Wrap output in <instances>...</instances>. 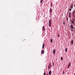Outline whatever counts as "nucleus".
Masks as SVG:
<instances>
[{
	"label": "nucleus",
	"instance_id": "nucleus-29",
	"mask_svg": "<svg viewBox=\"0 0 75 75\" xmlns=\"http://www.w3.org/2000/svg\"><path fill=\"white\" fill-rule=\"evenodd\" d=\"M47 75H49V74H47Z\"/></svg>",
	"mask_w": 75,
	"mask_h": 75
},
{
	"label": "nucleus",
	"instance_id": "nucleus-1",
	"mask_svg": "<svg viewBox=\"0 0 75 75\" xmlns=\"http://www.w3.org/2000/svg\"><path fill=\"white\" fill-rule=\"evenodd\" d=\"M49 26L50 27H51V20H49Z\"/></svg>",
	"mask_w": 75,
	"mask_h": 75
},
{
	"label": "nucleus",
	"instance_id": "nucleus-8",
	"mask_svg": "<svg viewBox=\"0 0 75 75\" xmlns=\"http://www.w3.org/2000/svg\"><path fill=\"white\" fill-rule=\"evenodd\" d=\"M45 46V44H43L42 45V49H43L44 48V47Z\"/></svg>",
	"mask_w": 75,
	"mask_h": 75
},
{
	"label": "nucleus",
	"instance_id": "nucleus-13",
	"mask_svg": "<svg viewBox=\"0 0 75 75\" xmlns=\"http://www.w3.org/2000/svg\"><path fill=\"white\" fill-rule=\"evenodd\" d=\"M74 42V41H73V40H72L71 42V44H73V42Z\"/></svg>",
	"mask_w": 75,
	"mask_h": 75
},
{
	"label": "nucleus",
	"instance_id": "nucleus-15",
	"mask_svg": "<svg viewBox=\"0 0 75 75\" xmlns=\"http://www.w3.org/2000/svg\"><path fill=\"white\" fill-rule=\"evenodd\" d=\"M50 41H51V42L52 43V39H50Z\"/></svg>",
	"mask_w": 75,
	"mask_h": 75
},
{
	"label": "nucleus",
	"instance_id": "nucleus-23",
	"mask_svg": "<svg viewBox=\"0 0 75 75\" xmlns=\"http://www.w3.org/2000/svg\"><path fill=\"white\" fill-rule=\"evenodd\" d=\"M73 20H74V21H75V19L73 18Z\"/></svg>",
	"mask_w": 75,
	"mask_h": 75
},
{
	"label": "nucleus",
	"instance_id": "nucleus-4",
	"mask_svg": "<svg viewBox=\"0 0 75 75\" xmlns=\"http://www.w3.org/2000/svg\"><path fill=\"white\" fill-rule=\"evenodd\" d=\"M41 52L42 54H44V50H42L41 51Z\"/></svg>",
	"mask_w": 75,
	"mask_h": 75
},
{
	"label": "nucleus",
	"instance_id": "nucleus-6",
	"mask_svg": "<svg viewBox=\"0 0 75 75\" xmlns=\"http://www.w3.org/2000/svg\"><path fill=\"white\" fill-rule=\"evenodd\" d=\"M71 24H75V22H74L73 21H71Z\"/></svg>",
	"mask_w": 75,
	"mask_h": 75
},
{
	"label": "nucleus",
	"instance_id": "nucleus-2",
	"mask_svg": "<svg viewBox=\"0 0 75 75\" xmlns=\"http://www.w3.org/2000/svg\"><path fill=\"white\" fill-rule=\"evenodd\" d=\"M71 12H70L69 13V18H71Z\"/></svg>",
	"mask_w": 75,
	"mask_h": 75
},
{
	"label": "nucleus",
	"instance_id": "nucleus-10",
	"mask_svg": "<svg viewBox=\"0 0 75 75\" xmlns=\"http://www.w3.org/2000/svg\"><path fill=\"white\" fill-rule=\"evenodd\" d=\"M52 9H51V8L50 9V13H52Z\"/></svg>",
	"mask_w": 75,
	"mask_h": 75
},
{
	"label": "nucleus",
	"instance_id": "nucleus-19",
	"mask_svg": "<svg viewBox=\"0 0 75 75\" xmlns=\"http://www.w3.org/2000/svg\"><path fill=\"white\" fill-rule=\"evenodd\" d=\"M71 10H72V9L71 8H70V9H69V11H71Z\"/></svg>",
	"mask_w": 75,
	"mask_h": 75
},
{
	"label": "nucleus",
	"instance_id": "nucleus-18",
	"mask_svg": "<svg viewBox=\"0 0 75 75\" xmlns=\"http://www.w3.org/2000/svg\"><path fill=\"white\" fill-rule=\"evenodd\" d=\"M61 59L62 60H63V57H62L61 58Z\"/></svg>",
	"mask_w": 75,
	"mask_h": 75
},
{
	"label": "nucleus",
	"instance_id": "nucleus-12",
	"mask_svg": "<svg viewBox=\"0 0 75 75\" xmlns=\"http://www.w3.org/2000/svg\"><path fill=\"white\" fill-rule=\"evenodd\" d=\"M42 28H43V31H45V27H44V26H43L42 27Z\"/></svg>",
	"mask_w": 75,
	"mask_h": 75
},
{
	"label": "nucleus",
	"instance_id": "nucleus-3",
	"mask_svg": "<svg viewBox=\"0 0 75 75\" xmlns=\"http://www.w3.org/2000/svg\"><path fill=\"white\" fill-rule=\"evenodd\" d=\"M70 28H71V29H73L74 27V26L73 25H70Z\"/></svg>",
	"mask_w": 75,
	"mask_h": 75
},
{
	"label": "nucleus",
	"instance_id": "nucleus-28",
	"mask_svg": "<svg viewBox=\"0 0 75 75\" xmlns=\"http://www.w3.org/2000/svg\"><path fill=\"white\" fill-rule=\"evenodd\" d=\"M63 24H65V22H63Z\"/></svg>",
	"mask_w": 75,
	"mask_h": 75
},
{
	"label": "nucleus",
	"instance_id": "nucleus-30",
	"mask_svg": "<svg viewBox=\"0 0 75 75\" xmlns=\"http://www.w3.org/2000/svg\"><path fill=\"white\" fill-rule=\"evenodd\" d=\"M75 31V27L74 28V31Z\"/></svg>",
	"mask_w": 75,
	"mask_h": 75
},
{
	"label": "nucleus",
	"instance_id": "nucleus-17",
	"mask_svg": "<svg viewBox=\"0 0 75 75\" xmlns=\"http://www.w3.org/2000/svg\"><path fill=\"white\" fill-rule=\"evenodd\" d=\"M70 65H71V62H70L68 66H70Z\"/></svg>",
	"mask_w": 75,
	"mask_h": 75
},
{
	"label": "nucleus",
	"instance_id": "nucleus-7",
	"mask_svg": "<svg viewBox=\"0 0 75 75\" xmlns=\"http://www.w3.org/2000/svg\"><path fill=\"white\" fill-rule=\"evenodd\" d=\"M52 72H51V71H50L49 72V74L50 75H51V74H52Z\"/></svg>",
	"mask_w": 75,
	"mask_h": 75
},
{
	"label": "nucleus",
	"instance_id": "nucleus-24",
	"mask_svg": "<svg viewBox=\"0 0 75 75\" xmlns=\"http://www.w3.org/2000/svg\"><path fill=\"white\" fill-rule=\"evenodd\" d=\"M67 21H68V18H67Z\"/></svg>",
	"mask_w": 75,
	"mask_h": 75
},
{
	"label": "nucleus",
	"instance_id": "nucleus-33",
	"mask_svg": "<svg viewBox=\"0 0 75 75\" xmlns=\"http://www.w3.org/2000/svg\"><path fill=\"white\" fill-rule=\"evenodd\" d=\"M74 7H75V5H74Z\"/></svg>",
	"mask_w": 75,
	"mask_h": 75
},
{
	"label": "nucleus",
	"instance_id": "nucleus-11",
	"mask_svg": "<svg viewBox=\"0 0 75 75\" xmlns=\"http://www.w3.org/2000/svg\"><path fill=\"white\" fill-rule=\"evenodd\" d=\"M75 13V10L73 11L72 13V14H74V13Z\"/></svg>",
	"mask_w": 75,
	"mask_h": 75
},
{
	"label": "nucleus",
	"instance_id": "nucleus-14",
	"mask_svg": "<svg viewBox=\"0 0 75 75\" xmlns=\"http://www.w3.org/2000/svg\"><path fill=\"white\" fill-rule=\"evenodd\" d=\"M43 1V0H40V3H42Z\"/></svg>",
	"mask_w": 75,
	"mask_h": 75
},
{
	"label": "nucleus",
	"instance_id": "nucleus-25",
	"mask_svg": "<svg viewBox=\"0 0 75 75\" xmlns=\"http://www.w3.org/2000/svg\"><path fill=\"white\" fill-rule=\"evenodd\" d=\"M44 75H45V73H44L43 74Z\"/></svg>",
	"mask_w": 75,
	"mask_h": 75
},
{
	"label": "nucleus",
	"instance_id": "nucleus-31",
	"mask_svg": "<svg viewBox=\"0 0 75 75\" xmlns=\"http://www.w3.org/2000/svg\"><path fill=\"white\" fill-rule=\"evenodd\" d=\"M74 17L75 18V16H74Z\"/></svg>",
	"mask_w": 75,
	"mask_h": 75
},
{
	"label": "nucleus",
	"instance_id": "nucleus-21",
	"mask_svg": "<svg viewBox=\"0 0 75 75\" xmlns=\"http://www.w3.org/2000/svg\"><path fill=\"white\" fill-rule=\"evenodd\" d=\"M70 7L71 8H73V6H71Z\"/></svg>",
	"mask_w": 75,
	"mask_h": 75
},
{
	"label": "nucleus",
	"instance_id": "nucleus-32",
	"mask_svg": "<svg viewBox=\"0 0 75 75\" xmlns=\"http://www.w3.org/2000/svg\"><path fill=\"white\" fill-rule=\"evenodd\" d=\"M73 4H72L71 6H73Z\"/></svg>",
	"mask_w": 75,
	"mask_h": 75
},
{
	"label": "nucleus",
	"instance_id": "nucleus-20",
	"mask_svg": "<svg viewBox=\"0 0 75 75\" xmlns=\"http://www.w3.org/2000/svg\"><path fill=\"white\" fill-rule=\"evenodd\" d=\"M58 37L59 38V37H60V35H59L58 34Z\"/></svg>",
	"mask_w": 75,
	"mask_h": 75
},
{
	"label": "nucleus",
	"instance_id": "nucleus-22",
	"mask_svg": "<svg viewBox=\"0 0 75 75\" xmlns=\"http://www.w3.org/2000/svg\"><path fill=\"white\" fill-rule=\"evenodd\" d=\"M63 74H64L65 73H64V71H63Z\"/></svg>",
	"mask_w": 75,
	"mask_h": 75
},
{
	"label": "nucleus",
	"instance_id": "nucleus-26",
	"mask_svg": "<svg viewBox=\"0 0 75 75\" xmlns=\"http://www.w3.org/2000/svg\"><path fill=\"white\" fill-rule=\"evenodd\" d=\"M73 16H74V17H75V15H74V14H72Z\"/></svg>",
	"mask_w": 75,
	"mask_h": 75
},
{
	"label": "nucleus",
	"instance_id": "nucleus-34",
	"mask_svg": "<svg viewBox=\"0 0 75 75\" xmlns=\"http://www.w3.org/2000/svg\"><path fill=\"white\" fill-rule=\"evenodd\" d=\"M74 75H75V74H74Z\"/></svg>",
	"mask_w": 75,
	"mask_h": 75
},
{
	"label": "nucleus",
	"instance_id": "nucleus-27",
	"mask_svg": "<svg viewBox=\"0 0 75 75\" xmlns=\"http://www.w3.org/2000/svg\"><path fill=\"white\" fill-rule=\"evenodd\" d=\"M69 68V66H68V68Z\"/></svg>",
	"mask_w": 75,
	"mask_h": 75
},
{
	"label": "nucleus",
	"instance_id": "nucleus-9",
	"mask_svg": "<svg viewBox=\"0 0 75 75\" xmlns=\"http://www.w3.org/2000/svg\"><path fill=\"white\" fill-rule=\"evenodd\" d=\"M55 50H54L53 51V54H55Z\"/></svg>",
	"mask_w": 75,
	"mask_h": 75
},
{
	"label": "nucleus",
	"instance_id": "nucleus-16",
	"mask_svg": "<svg viewBox=\"0 0 75 75\" xmlns=\"http://www.w3.org/2000/svg\"><path fill=\"white\" fill-rule=\"evenodd\" d=\"M65 51H66V52H67V48H66Z\"/></svg>",
	"mask_w": 75,
	"mask_h": 75
},
{
	"label": "nucleus",
	"instance_id": "nucleus-5",
	"mask_svg": "<svg viewBox=\"0 0 75 75\" xmlns=\"http://www.w3.org/2000/svg\"><path fill=\"white\" fill-rule=\"evenodd\" d=\"M51 65H50V64H49V65L48 66V69H50L51 68Z\"/></svg>",
	"mask_w": 75,
	"mask_h": 75
}]
</instances>
